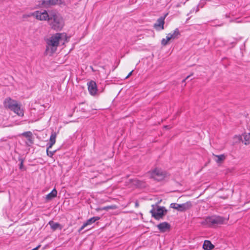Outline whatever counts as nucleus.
Wrapping results in <instances>:
<instances>
[{
	"label": "nucleus",
	"mask_w": 250,
	"mask_h": 250,
	"mask_svg": "<svg viewBox=\"0 0 250 250\" xmlns=\"http://www.w3.org/2000/svg\"><path fill=\"white\" fill-rule=\"evenodd\" d=\"M132 72H133V70L132 71H131L128 74V75L125 77V79H127L131 75H132Z\"/></svg>",
	"instance_id": "30"
},
{
	"label": "nucleus",
	"mask_w": 250,
	"mask_h": 250,
	"mask_svg": "<svg viewBox=\"0 0 250 250\" xmlns=\"http://www.w3.org/2000/svg\"><path fill=\"white\" fill-rule=\"evenodd\" d=\"M117 208V206L116 205H110V206H105L103 208L104 210H108L109 209H115Z\"/></svg>",
	"instance_id": "23"
},
{
	"label": "nucleus",
	"mask_w": 250,
	"mask_h": 250,
	"mask_svg": "<svg viewBox=\"0 0 250 250\" xmlns=\"http://www.w3.org/2000/svg\"><path fill=\"white\" fill-rule=\"evenodd\" d=\"M242 137V135H235L233 138V143L234 144H237L240 143L241 141L243 142Z\"/></svg>",
	"instance_id": "21"
},
{
	"label": "nucleus",
	"mask_w": 250,
	"mask_h": 250,
	"mask_svg": "<svg viewBox=\"0 0 250 250\" xmlns=\"http://www.w3.org/2000/svg\"><path fill=\"white\" fill-rule=\"evenodd\" d=\"M242 136L244 138L243 142L245 145H248L250 144V133H244L242 134Z\"/></svg>",
	"instance_id": "19"
},
{
	"label": "nucleus",
	"mask_w": 250,
	"mask_h": 250,
	"mask_svg": "<svg viewBox=\"0 0 250 250\" xmlns=\"http://www.w3.org/2000/svg\"><path fill=\"white\" fill-rule=\"evenodd\" d=\"M56 137L57 133L52 132L50 137L49 143L47 144L48 148H52V146L55 144Z\"/></svg>",
	"instance_id": "14"
},
{
	"label": "nucleus",
	"mask_w": 250,
	"mask_h": 250,
	"mask_svg": "<svg viewBox=\"0 0 250 250\" xmlns=\"http://www.w3.org/2000/svg\"><path fill=\"white\" fill-rule=\"evenodd\" d=\"M180 33L178 28H176L172 33H170L167 35V40H175L179 38Z\"/></svg>",
	"instance_id": "11"
},
{
	"label": "nucleus",
	"mask_w": 250,
	"mask_h": 250,
	"mask_svg": "<svg viewBox=\"0 0 250 250\" xmlns=\"http://www.w3.org/2000/svg\"><path fill=\"white\" fill-rule=\"evenodd\" d=\"M214 246L208 240H205L203 245V248L205 250H211L213 249Z\"/></svg>",
	"instance_id": "17"
},
{
	"label": "nucleus",
	"mask_w": 250,
	"mask_h": 250,
	"mask_svg": "<svg viewBox=\"0 0 250 250\" xmlns=\"http://www.w3.org/2000/svg\"><path fill=\"white\" fill-rule=\"evenodd\" d=\"M153 208L150 210V213L152 216L156 219L159 220L162 218V217L167 212V210L163 207L157 206L155 207L154 206H152Z\"/></svg>",
	"instance_id": "3"
},
{
	"label": "nucleus",
	"mask_w": 250,
	"mask_h": 250,
	"mask_svg": "<svg viewBox=\"0 0 250 250\" xmlns=\"http://www.w3.org/2000/svg\"><path fill=\"white\" fill-rule=\"evenodd\" d=\"M88 89L89 93L92 95H95L97 91V86L95 82L91 81L88 83Z\"/></svg>",
	"instance_id": "10"
},
{
	"label": "nucleus",
	"mask_w": 250,
	"mask_h": 250,
	"mask_svg": "<svg viewBox=\"0 0 250 250\" xmlns=\"http://www.w3.org/2000/svg\"><path fill=\"white\" fill-rule=\"evenodd\" d=\"M59 0H43L42 5L44 7H48L58 3Z\"/></svg>",
	"instance_id": "16"
},
{
	"label": "nucleus",
	"mask_w": 250,
	"mask_h": 250,
	"mask_svg": "<svg viewBox=\"0 0 250 250\" xmlns=\"http://www.w3.org/2000/svg\"><path fill=\"white\" fill-rule=\"evenodd\" d=\"M227 196H224H224H220V198H222L223 199H226V198H227Z\"/></svg>",
	"instance_id": "32"
},
{
	"label": "nucleus",
	"mask_w": 250,
	"mask_h": 250,
	"mask_svg": "<svg viewBox=\"0 0 250 250\" xmlns=\"http://www.w3.org/2000/svg\"><path fill=\"white\" fill-rule=\"evenodd\" d=\"M100 219V217L98 216L92 217L89 219H88L86 222L84 223L83 226L80 228L79 230V232H81L83 229H84L85 227L87 226L91 225L96 221H98Z\"/></svg>",
	"instance_id": "9"
},
{
	"label": "nucleus",
	"mask_w": 250,
	"mask_h": 250,
	"mask_svg": "<svg viewBox=\"0 0 250 250\" xmlns=\"http://www.w3.org/2000/svg\"><path fill=\"white\" fill-rule=\"evenodd\" d=\"M22 166H23V162H21L20 164V169H21L22 167Z\"/></svg>",
	"instance_id": "31"
},
{
	"label": "nucleus",
	"mask_w": 250,
	"mask_h": 250,
	"mask_svg": "<svg viewBox=\"0 0 250 250\" xmlns=\"http://www.w3.org/2000/svg\"><path fill=\"white\" fill-rule=\"evenodd\" d=\"M22 135L27 138L29 141L31 142L32 133L30 131L25 132L22 133Z\"/></svg>",
	"instance_id": "22"
},
{
	"label": "nucleus",
	"mask_w": 250,
	"mask_h": 250,
	"mask_svg": "<svg viewBox=\"0 0 250 250\" xmlns=\"http://www.w3.org/2000/svg\"><path fill=\"white\" fill-rule=\"evenodd\" d=\"M165 18L161 17L158 19L157 22L154 24V27L158 30H163L164 29Z\"/></svg>",
	"instance_id": "12"
},
{
	"label": "nucleus",
	"mask_w": 250,
	"mask_h": 250,
	"mask_svg": "<svg viewBox=\"0 0 250 250\" xmlns=\"http://www.w3.org/2000/svg\"><path fill=\"white\" fill-rule=\"evenodd\" d=\"M149 175L151 178L159 181L165 179L166 173L161 169L155 168L149 172Z\"/></svg>",
	"instance_id": "5"
},
{
	"label": "nucleus",
	"mask_w": 250,
	"mask_h": 250,
	"mask_svg": "<svg viewBox=\"0 0 250 250\" xmlns=\"http://www.w3.org/2000/svg\"><path fill=\"white\" fill-rule=\"evenodd\" d=\"M218 221V217L216 216H211L207 217L202 224L210 227L217 224Z\"/></svg>",
	"instance_id": "7"
},
{
	"label": "nucleus",
	"mask_w": 250,
	"mask_h": 250,
	"mask_svg": "<svg viewBox=\"0 0 250 250\" xmlns=\"http://www.w3.org/2000/svg\"><path fill=\"white\" fill-rule=\"evenodd\" d=\"M49 22L52 28L55 30H61L64 25L62 18L58 14H51Z\"/></svg>",
	"instance_id": "2"
},
{
	"label": "nucleus",
	"mask_w": 250,
	"mask_h": 250,
	"mask_svg": "<svg viewBox=\"0 0 250 250\" xmlns=\"http://www.w3.org/2000/svg\"><path fill=\"white\" fill-rule=\"evenodd\" d=\"M170 40H167V36L166 39H163L161 41V43L163 45H166Z\"/></svg>",
	"instance_id": "26"
},
{
	"label": "nucleus",
	"mask_w": 250,
	"mask_h": 250,
	"mask_svg": "<svg viewBox=\"0 0 250 250\" xmlns=\"http://www.w3.org/2000/svg\"><path fill=\"white\" fill-rule=\"evenodd\" d=\"M31 16H34L35 17L34 12H33V13H30L29 14H24L22 16V18H24V19H25V18H27L30 17Z\"/></svg>",
	"instance_id": "27"
},
{
	"label": "nucleus",
	"mask_w": 250,
	"mask_h": 250,
	"mask_svg": "<svg viewBox=\"0 0 250 250\" xmlns=\"http://www.w3.org/2000/svg\"><path fill=\"white\" fill-rule=\"evenodd\" d=\"M202 1H201V2H200V4H199V5H201L202 4Z\"/></svg>",
	"instance_id": "34"
},
{
	"label": "nucleus",
	"mask_w": 250,
	"mask_h": 250,
	"mask_svg": "<svg viewBox=\"0 0 250 250\" xmlns=\"http://www.w3.org/2000/svg\"><path fill=\"white\" fill-rule=\"evenodd\" d=\"M49 225L51 226V229L53 230H56L57 229H62V227L60 225V224L58 223H54L53 222H49Z\"/></svg>",
	"instance_id": "20"
},
{
	"label": "nucleus",
	"mask_w": 250,
	"mask_h": 250,
	"mask_svg": "<svg viewBox=\"0 0 250 250\" xmlns=\"http://www.w3.org/2000/svg\"><path fill=\"white\" fill-rule=\"evenodd\" d=\"M228 219L229 216L224 218L220 217V224H224L227 223Z\"/></svg>",
	"instance_id": "24"
},
{
	"label": "nucleus",
	"mask_w": 250,
	"mask_h": 250,
	"mask_svg": "<svg viewBox=\"0 0 250 250\" xmlns=\"http://www.w3.org/2000/svg\"><path fill=\"white\" fill-rule=\"evenodd\" d=\"M225 158L226 156L224 154L220 155V163L221 162V161L225 160Z\"/></svg>",
	"instance_id": "28"
},
{
	"label": "nucleus",
	"mask_w": 250,
	"mask_h": 250,
	"mask_svg": "<svg viewBox=\"0 0 250 250\" xmlns=\"http://www.w3.org/2000/svg\"><path fill=\"white\" fill-rule=\"evenodd\" d=\"M66 35L64 33H56L46 40L45 52L47 54L51 55L57 50L59 44H64Z\"/></svg>",
	"instance_id": "1"
},
{
	"label": "nucleus",
	"mask_w": 250,
	"mask_h": 250,
	"mask_svg": "<svg viewBox=\"0 0 250 250\" xmlns=\"http://www.w3.org/2000/svg\"><path fill=\"white\" fill-rule=\"evenodd\" d=\"M50 148H48V146L47 147V149H46V153H47V155L48 156L50 157H52L53 155L54 154V153H55L56 151H49V149Z\"/></svg>",
	"instance_id": "25"
},
{
	"label": "nucleus",
	"mask_w": 250,
	"mask_h": 250,
	"mask_svg": "<svg viewBox=\"0 0 250 250\" xmlns=\"http://www.w3.org/2000/svg\"><path fill=\"white\" fill-rule=\"evenodd\" d=\"M57 194V191L55 188H54L50 193L46 196V200L49 201L52 200L53 198L56 197Z\"/></svg>",
	"instance_id": "18"
},
{
	"label": "nucleus",
	"mask_w": 250,
	"mask_h": 250,
	"mask_svg": "<svg viewBox=\"0 0 250 250\" xmlns=\"http://www.w3.org/2000/svg\"><path fill=\"white\" fill-rule=\"evenodd\" d=\"M17 103L16 101L12 100L10 98H7L5 99L3 104L5 107L11 110Z\"/></svg>",
	"instance_id": "8"
},
{
	"label": "nucleus",
	"mask_w": 250,
	"mask_h": 250,
	"mask_svg": "<svg viewBox=\"0 0 250 250\" xmlns=\"http://www.w3.org/2000/svg\"><path fill=\"white\" fill-rule=\"evenodd\" d=\"M191 207L192 204L190 201L187 202L182 204L173 203L170 205V207L171 208L176 209L180 212L186 211V210L190 208Z\"/></svg>",
	"instance_id": "4"
},
{
	"label": "nucleus",
	"mask_w": 250,
	"mask_h": 250,
	"mask_svg": "<svg viewBox=\"0 0 250 250\" xmlns=\"http://www.w3.org/2000/svg\"><path fill=\"white\" fill-rule=\"evenodd\" d=\"M170 225L167 222H163L157 225V228L161 232H166L170 229Z\"/></svg>",
	"instance_id": "13"
},
{
	"label": "nucleus",
	"mask_w": 250,
	"mask_h": 250,
	"mask_svg": "<svg viewBox=\"0 0 250 250\" xmlns=\"http://www.w3.org/2000/svg\"><path fill=\"white\" fill-rule=\"evenodd\" d=\"M15 113L20 116H22L23 115V111L21 108V105L17 103L11 109Z\"/></svg>",
	"instance_id": "15"
},
{
	"label": "nucleus",
	"mask_w": 250,
	"mask_h": 250,
	"mask_svg": "<svg viewBox=\"0 0 250 250\" xmlns=\"http://www.w3.org/2000/svg\"><path fill=\"white\" fill-rule=\"evenodd\" d=\"M34 14L36 18L40 21L48 20L49 21L50 17L51 16V14L49 15L45 10L42 12L39 11H35Z\"/></svg>",
	"instance_id": "6"
},
{
	"label": "nucleus",
	"mask_w": 250,
	"mask_h": 250,
	"mask_svg": "<svg viewBox=\"0 0 250 250\" xmlns=\"http://www.w3.org/2000/svg\"><path fill=\"white\" fill-rule=\"evenodd\" d=\"M191 75H192V74H191L190 75L188 76L184 80H183V83H185L186 81L188 79Z\"/></svg>",
	"instance_id": "29"
},
{
	"label": "nucleus",
	"mask_w": 250,
	"mask_h": 250,
	"mask_svg": "<svg viewBox=\"0 0 250 250\" xmlns=\"http://www.w3.org/2000/svg\"><path fill=\"white\" fill-rule=\"evenodd\" d=\"M216 157L218 158V159H217V160H216V162H219V156L216 155Z\"/></svg>",
	"instance_id": "33"
}]
</instances>
